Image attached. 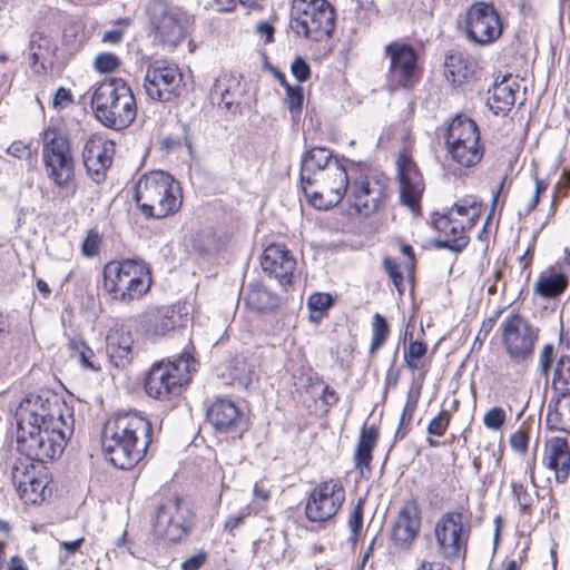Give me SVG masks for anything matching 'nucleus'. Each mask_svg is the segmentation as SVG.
<instances>
[{
	"mask_svg": "<svg viewBox=\"0 0 570 570\" xmlns=\"http://www.w3.org/2000/svg\"><path fill=\"white\" fill-rule=\"evenodd\" d=\"M119 58L110 52L99 53L95 59V68L100 72H112L119 67Z\"/></svg>",
	"mask_w": 570,
	"mask_h": 570,
	"instance_id": "3c124183",
	"label": "nucleus"
},
{
	"mask_svg": "<svg viewBox=\"0 0 570 570\" xmlns=\"http://www.w3.org/2000/svg\"><path fill=\"white\" fill-rule=\"evenodd\" d=\"M345 198L358 215L368 217L383 206L386 183L376 176L354 174Z\"/></svg>",
	"mask_w": 570,
	"mask_h": 570,
	"instance_id": "2eb2a0df",
	"label": "nucleus"
},
{
	"mask_svg": "<svg viewBox=\"0 0 570 570\" xmlns=\"http://www.w3.org/2000/svg\"><path fill=\"white\" fill-rule=\"evenodd\" d=\"M567 279L561 274L541 275L534 284V292L543 297H557L564 292Z\"/></svg>",
	"mask_w": 570,
	"mask_h": 570,
	"instance_id": "58836bf2",
	"label": "nucleus"
},
{
	"mask_svg": "<svg viewBox=\"0 0 570 570\" xmlns=\"http://www.w3.org/2000/svg\"><path fill=\"white\" fill-rule=\"evenodd\" d=\"M552 387L561 395H570V356L562 355L557 361L553 376Z\"/></svg>",
	"mask_w": 570,
	"mask_h": 570,
	"instance_id": "79ce46f5",
	"label": "nucleus"
},
{
	"mask_svg": "<svg viewBox=\"0 0 570 570\" xmlns=\"http://www.w3.org/2000/svg\"><path fill=\"white\" fill-rule=\"evenodd\" d=\"M470 533V520L462 512L450 511L442 514L434 525L438 554L445 560L464 558Z\"/></svg>",
	"mask_w": 570,
	"mask_h": 570,
	"instance_id": "9d476101",
	"label": "nucleus"
},
{
	"mask_svg": "<svg viewBox=\"0 0 570 570\" xmlns=\"http://www.w3.org/2000/svg\"><path fill=\"white\" fill-rule=\"evenodd\" d=\"M61 434L60 438L57 432H47L43 428H36L17 431V442L32 460L45 462L55 459L62 452L66 438V431L62 429Z\"/></svg>",
	"mask_w": 570,
	"mask_h": 570,
	"instance_id": "6ab92c4d",
	"label": "nucleus"
},
{
	"mask_svg": "<svg viewBox=\"0 0 570 570\" xmlns=\"http://www.w3.org/2000/svg\"><path fill=\"white\" fill-rule=\"evenodd\" d=\"M401 200L412 212L420 210V200L424 183L415 163L405 154L397 159Z\"/></svg>",
	"mask_w": 570,
	"mask_h": 570,
	"instance_id": "412c9836",
	"label": "nucleus"
},
{
	"mask_svg": "<svg viewBox=\"0 0 570 570\" xmlns=\"http://www.w3.org/2000/svg\"><path fill=\"white\" fill-rule=\"evenodd\" d=\"M465 35L479 45L494 42L502 35V22L492 3L474 2L465 12Z\"/></svg>",
	"mask_w": 570,
	"mask_h": 570,
	"instance_id": "a211bd4d",
	"label": "nucleus"
},
{
	"mask_svg": "<svg viewBox=\"0 0 570 570\" xmlns=\"http://www.w3.org/2000/svg\"><path fill=\"white\" fill-rule=\"evenodd\" d=\"M7 154H9L16 158L22 159V158H27L30 156V148L23 141L18 140V141H13L7 148Z\"/></svg>",
	"mask_w": 570,
	"mask_h": 570,
	"instance_id": "338daca9",
	"label": "nucleus"
},
{
	"mask_svg": "<svg viewBox=\"0 0 570 570\" xmlns=\"http://www.w3.org/2000/svg\"><path fill=\"white\" fill-rule=\"evenodd\" d=\"M63 407L65 405L55 396L50 400L41 395H29L17 409V431L43 428L47 432H57L61 438V425L65 424Z\"/></svg>",
	"mask_w": 570,
	"mask_h": 570,
	"instance_id": "0eeeda50",
	"label": "nucleus"
},
{
	"mask_svg": "<svg viewBox=\"0 0 570 570\" xmlns=\"http://www.w3.org/2000/svg\"><path fill=\"white\" fill-rule=\"evenodd\" d=\"M135 198L146 216L157 219L175 214L183 204L179 183L161 170L145 174L138 180Z\"/></svg>",
	"mask_w": 570,
	"mask_h": 570,
	"instance_id": "7ed1b4c3",
	"label": "nucleus"
},
{
	"mask_svg": "<svg viewBox=\"0 0 570 570\" xmlns=\"http://www.w3.org/2000/svg\"><path fill=\"white\" fill-rule=\"evenodd\" d=\"M292 28L297 35L320 41L331 36L335 12L326 0H294Z\"/></svg>",
	"mask_w": 570,
	"mask_h": 570,
	"instance_id": "423d86ee",
	"label": "nucleus"
},
{
	"mask_svg": "<svg viewBox=\"0 0 570 570\" xmlns=\"http://www.w3.org/2000/svg\"><path fill=\"white\" fill-rule=\"evenodd\" d=\"M548 429L570 434V395H561L551 400L547 411Z\"/></svg>",
	"mask_w": 570,
	"mask_h": 570,
	"instance_id": "7c9ffc66",
	"label": "nucleus"
},
{
	"mask_svg": "<svg viewBox=\"0 0 570 570\" xmlns=\"http://www.w3.org/2000/svg\"><path fill=\"white\" fill-rule=\"evenodd\" d=\"M190 18L181 8L165 1H155L150 7V26L160 45L176 48L186 37Z\"/></svg>",
	"mask_w": 570,
	"mask_h": 570,
	"instance_id": "9b49d317",
	"label": "nucleus"
},
{
	"mask_svg": "<svg viewBox=\"0 0 570 570\" xmlns=\"http://www.w3.org/2000/svg\"><path fill=\"white\" fill-rule=\"evenodd\" d=\"M194 363L195 361L189 354H183L175 362L165 360L155 362L145 380L147 394L157 400L168 399L180 386L181 365L186 372H189Z\"/></svg>",
	"mask_w": 570,
	"mask_h": 570,
	"instance_id": "4468645a",
	"label": "nucleus"
},
{
	"mask_svg": "<svg viewBox=\"0 0 570 570\" xmlns=\"http://www.w3.org/2000/svg\"><path fill=\"white\" fill-rule=\"evenodd\" d=\"M291 70L293 76L299 81H306L311 76V68L308 63L302 58L296 57L292 62Z\"/></svg>",
	"mask_w": 570,
	"mask_h": 570,
	"instance_id": "13d9d810",
	"label": "nucleus"
},
{
	"mask_svg": "<svg viewBox=\"0 0 570 570\" xmlns=\"http://www.w3.org/2000/svg\"><path fill=\"white\" fill-rule=\"evenodd\" d=\"M345 501V490L340 479L318 483L309 492L305 514L311 522H325L334 518Z\"/></svg>",
	"mask_w": 570,
	"mask_h": 570,
	"instance_id": "dca6fc26",
	"label": "nucleus"
},
{
	"mask_svg": "<svg viewBox=\"0 0 570 570\" xmlns=\"http://www.w3.org/2000/svg\"><path fill=\"white\" fill-rule=\"evenodd\" d=\"M554 361V346L546 344L539 354V373L542 376H548L552 363Z\"/></svg>",
	"mask_w": 570,
	"mask_h": 570,
	"instance_id": "864d4df0",
	"label": "nucleus"
},
{
	"mask_svg": "<svg viewBox=\"0 0 570 570\" xmlns=\"http://www.w3.org/2000/svg\"><path fill=\"white\" fill-rule=\"evenodd\" d=\"M208 422L218 432H226L237 426L242 421V415L235 403L227 399H217L207 409Z\"/></svg>",
	"mask_w": 570,
	"mask_h": 570,
	"instance_id": "c85d7f7f",
	"label": "nucleus"
},
{
	"mask_svg": "<svg viewBox=\"0 0 570 570\" xmlns=\"http://www.w3.org/2000/svg\"><path fill=\"white\" fill-rule=\"evenodd\" d=\"M333 304V298L327 293H314L307 299V306L312 312L318 313V317L327 311Z\"/></svg>",
	"mask_w": 570,
	"mask_h": 570,
	"instance_id": "09e8293b",
	"label": "nucleus"
},
{
	"mask_svg": "<svg viewBox=\"0 0 570 570\" xmlns=\"http://www.w3.org/2000/svg\"><path fill=\"white\" fill-rule=\"evenodd\" d=\"M417 570H451V569L441 562L423 560L420 563Z\"/></svg>",
	"mask_w": 570,
	"mask_h": 570,
	"instance_id": "774afa93",
	"label": "nucleus"
},
{
	"mask_svg": "<svg viewBox=\"0 0 570 570\" xmlns=\"http://www.w3.org/2000/svg\"><path fill=\"white\" fill-rule=\"evenodd\" d=\"M134 337L129 330L124 326H115L109 330L106 336V353L114 364L118 368L127 367L132 358Z\"/></svg>",
	"mask_w": 570,
	"mask_h": 570,
	"instance_id": "a878e982",
	"label": "nucleus"
},
{
	"mask_svg": "<svg viewBox=\"0 0 570 570\" xmlns=\"http://www.w3.org/2000/svg\"><path fill=\"white\" fill-rule=\"evenodd\" d=\"M151 433V423L140 413L115 414L102 429L101 443L107 460L118 469H132L146 455Z\"/></svg>",
	"mask_w": 570,
	"mask_h": 570,
	"instance_id": "f257e3e1",
	"label": "nucleus"
},
{
	"mask_svg": "<svg viewBox=\"0 0 570 570\" xmlns=\"http://www.w3.org/2000/svg\"><path fill=\"white\" fill-rule=\"evenodd\" d=\"M91 108L97 119L115 130L129 127L137 116L136 99L129 85L121 78L99 82L92 91Z\"/></svg>",
	"mask_w": 570,
	"mask_h": 570,
	"instance_id": "f03ea898",
	"label": "nucleus"
},
{
	"mask_svg": "<svg viewBox=\"0 0 570 570\" xmlns=\"http://www.w3.org/2000/svg\"><path fill=\"white\" fill-rule=\"evenodd\" d=\"M529 435L523 430H518L510 436V444L513 450L525 453L528 450Z\"/></svg>",
	"mask_w": 570,
	"mask_h": 570,
	"instance_id": "052dcab7",
	"label": "nucleus"
},
{
	"mask_svg": "<svg viewBox=\"0 0 570 570\" xmlns=\"http://www.w3.org/2000/svg\"><path fill=\"white\" fill-rule=\"evenodd\" d=\"M333 161H338V159L333 157L326 148L316 147L306 151L301 164L302 185L313 186L314 180L318 177V173L325 171V168Z\"/></svg>",
	"mask_w": 570,
	"mask_h": 570,
	"instance_id": "cd10ccee",
	"label": "nucleus"
},
{
	"mask_svg": "<svg viewBox=\"0 0 570 570\" xmlns=\"http://www.w3.org/2000/svg\"><path fill=\"white\" fill-rule=\"evenodd\" d=\"M45 482L35 476V480H29L18 494L24 502L36 504L45 500Z\"/></svg>",
	"mask_w": 570,
	"mask_h": 570,
	"instance_id": "a18cd8bd",
	"label": "nucleus"
},
{
	"mask_svg": "<svg viewBox=\"0 0 570 570\" xmlns=\"http://www.w3.org/2000/svg\"><path fill=\"white\" fill-rule=\"evenodd\" d=\"M56 46L53 42L45 36L38 35L32 36L30 40V60L32 67L39 71L40 69H46V63L50 62L55 53Z\"/></svg>",
	"mask_w": 570,
	"mask_h": 570,
	"instance_id": "e433bc0d",
	"label": "nucleus"
},
{
	"mask_svg": "<svg viewBox=\"0 0 570 570\" xmlns=\"http://www.w3.org/2000/svg\"><path fill=\"white\" fill-rule=\"evenodd\" d=\"M377 438L379 433L374 426H364L362 429L354 455L355 465L361 471L363 469H370L372 451L376 444Z\"/></svg>",
	"mask_w": 570,
	"mask_h": 570,
	"instance_id": "72a5a7b5",
	"label": "nucleus"
},
{
	"mask_svg": "<svg viewBox=\"0 0 570 570\" xmlns=\"http://www.w3.org/2000/svg\"><path fill=\"white\" fill-rule=\"evenodd\" d=\"M151 277L148 267L134 259L112 261L102 271V289L122 303L140 299L150 288Z\"/></svg>",
	"mask_w": 570,
	"mask_h": 570,
	"instance_id": "20e7f679",
	"label": "nucleus"
},
{
	"mask_svg": "<svg viewBox=\"0 0 570 570\" xmlns=\"http://www.w3.org/2000/svg\"><path fill=\"white\" fill-rule=\"evenodd\" d=\"M446 212H453L455 218L463 219L468 228L473 227L480 216V207L473 197L460 199Z\"/></svg>",
	"mask_w": 570,
	"mask_h": 570,
	"instance_id": "a19ab883",
	"label": "nucleus"
},
{
	"mask_svg": "<svg viewBox=\"0 0 570 570\" xmlns=\"http://www.w3.org/2000/svg\"><path fill=\"white\" fill-rule=\"evenodd\" d=\"M154 532L169 542H179L191 528V512L179 497L165 499L156 509Z\"/></svg>",
	"mask_w": 570,
	"mask_h": 570,
	"instance_id": "f8f14e48",
	"label": "nucleus"
},
{
	"mask_svg": "<svg viewBox=\"0 0 570 570\" xmlns=\"http://www.w3.org/2000/svg\"><path fill=\"white\" fill-rule=\"evenodd\" d=\"M355 173V168H351L348 170L340 160L333 161L325 168V171H320L317 179L314 180V184L318 185L317 189H313L312 186L304 185L303 190L315 208H332L338 205L342 199L346 197L350 184Z\"/></svg>",
	"mask_w": 570,
	"mask_h": 570,
	"instance_id": "6e6552de",
	"label": "nucleus"
},
{
	"mask_svg": "<svg viewBox=\"0 0 570 570\" xmlns=\"http://www.w3.org/2000/svg\"><path fill=\"white\" fill-rule=\"evenodd\" d=\"M248 515L249 512L246 510L229 515L225 521L224 529L229 533H233L237 528H239L244 523L245 518Z\"/></svg>",
	"mask_w": 570,
	"mask_h": 570,
	"instance_id": "0e129e2a",
	"label": "nucleus"
},
{
	"mask_svg": "<svg viewBox=\"0 0 570 570\" xmlns=\"http://www.w3.org/2000/svg\"><path fill=\"white\" fill-rule=\"evenodd\" d=\"M505 421V413L501 407L490 409L483 416V424L491 430H499Z\"/></svg>",
	"mask_w": 570,
	"mask_h": 570,
	"instance_id": "6e6d98bb",
	"label": "nucleus"
},
{
	"mask_svg": "<svg viewBox=\"0 0 570 570\" xmlns=\"http://www.w3.org/2000/svg\"><path fill=\"white\" fill-rule=\"evenodd\" d=\"M383 265L397 291L402 293L401 286L403 284V275L399 271V266L396 265V263L393 259L386 257L383 261Z\"/></svg>",
	"mask_w": 570,
	"mask_h": 570,
	"instance_id": "bf43d9fd",
	"label": "nucleus"
},
{
	"mask_svg": "<svg viewBox=\"0 0 570 570\" xmlns=\"http://www.w3.org/2000/svg\"><path fill=\"white\" fill-rule=\"evenodd\" d=\"M207 559V553L205 551H200L189 558H187L181 563V570H199L200 567L205 563Z\"/></svg>",
	"mask_w": 570,
	"mask_h": 570,
	"instance_id": "e2e57ef3",
	"label": "nucleus"
},
{
	"mask_svg": "<svg viewBox=\"0 0 570 570\" xmlns=\"http://www.w3.org/2000/svg\"><path fill=\"white\" fill-rule=\"evenodd\" d=\"M420 518L414 503L405 504L397 517L392 532L393 541L402 548H409L417 537Z\"/></svg>",
	"mask_w": 570,
	"mask_h": 570,
	"instance_id": "bb28decb",
	"label": "nucleus"
},
{
	"mask_svg": "<svg viewBox=\"0 0 570 570\" xmlns=\"http://www.w3.org/2000/svg\"><path fill=\"white\" fill-rule=\"evenodd\" d=\"M372 342L370 346V353L374 354L386 341L390 333V327L386 320L379 313L373 316L372 323Z\"/></svg>",
	"mask_w": 570,
	"mask_h": 570,
	"instance_id": "c03bdc74",
	"label": "nucleus"
},
{
	"mask_svg": "<svg viewBox=\"0 0 570 570\" xmlns=\"http://www.w3.org/2000/svg\"><path fill=\"white\" fill-rule=\"evenodd\" d=\"M239 90V82L233 77L218 78L212 89L213 98H219L218 105H223L225 109H230L236 105V91Z\"/></svg>",
	"mask_w": 570,
	"mask_h": 570,
	"instance_id": "4c0bfd02",
	"label": "nucleus"
},
{
	"mask_svg": "<svg viewBox=\"0 0 570 570\" xmlns=\"http://www.w3.org/2000/svg\"><path fill=\"white\" fill-rule=\"evenodd\" d=\"M473 75L472 63L461 52H452L445 56L444 76L453 86H462Z\"/></svg>",
	"mask_w": 570,
	"mask_h": 570,
	"instance_id": "473e14b6",
	"label": "nucleus"
},
{
	"mask_svg": "<svg viewBox=\"0 0 570 570\" xmlns=\"http://www.w3.org/2000/svg\"><path fill=\"white\" fill-rule=\"evenodd\" d=\"M71 356L76 358L83 367L98 371L100 367L96 366L91 358L94 357V351L87 345V343L78 337L69 340L68 343Z\"/></svg>",
	"mask_w": 570,
	"mask_h": 570,
	"instance_id": "37998d69",
	"label": "nucleus"
},
{
	"mask_svg": "<svg viewBox=\"0 0 570 570\" xmlns=\"http://www.w3.org/2000/svg\"><path fill=\"white\" fill-rule=\"evenodd\" d=\"M415 406H416V400H414L412 402L407 401L405 403L402 414H401V417H400L399 429L395 432V439H403L405 436L406 431H402V428L410 424V422L413 417L414 411H415Z\"/></svg>",
	"mask_w": 570,
	"mask_h": 570,
	"instance_id": "4d7b16f0",
	"label": "nucleus"
},
{
	"mask_svg": "<svg viewBox=\"0 0 570 570\" xmlns=\"http://www.w3.org/2000/svg\"><path fill=\"white\" fill-rule=\"evenodd\" d=\"M33 461L27 453L19 456L11 468V480L17 492L27 484L29 480H35Z\"/></svg>",
	"mask_w": 570,
	"mask_h": 570,
	"instance_id": "ea45409f",
	"label": "nucleus"
},
{
	"mask_svg": "<svg viewBox=\"0 0 570 570\" xmlns=\"http://www.w3.org/2000/svg\"><path fill=\"white\" fill-rule=\"evenodd\" d=\"M261 266L265 273L285 286L292 283L296 259L284 245L272 244L264 249Z\"/></svg>",
	"mask_w": 570,
	"mask_h": 570,
	"instance_id": "5701e85b",
	"label": "nucleus"
},
{
	"mask_svg": "<svg viewBox=\"0 0 570 570\" xmlns=\"http://www.w3.org/2000/svg\"><path fill=\"white\" fill-rule=\"evenodd\" d=\"M115 155V144L111 140L100 136H91L85 144L82 150V161L87 173L96 181L105 177L106 170L112 163Z\"/></svg>",
	"mask_w": 570,
	"mask_h": 570,
	"instance_id": "4be33fe9",
	"label": "nucleus"
},
{
	"mask_svg": "<svg viewBox=\"0 0 570 570\" xmlns=\"http://www.w3.org/2000/svg\"><path fill=\"white\" fill-rule=\"evenodd\" d=\"M450 424V414L446 411H441L434 416L428 425V434L442 436Z\"/></svg>",
	"mask_w": 570,
	"mask_h": 570,
	"instance_id": "603ef678",
	"label": "nucleus"
},
{
	"mask_svg": "<svg viewBox=\"0 0 570 570\" xmlns=\"http://www.w3.org/2000/svg\"><path fill=\"white\" fill-rule=\"evenodd\" d=\"M100 235L97 230H89L81 245V252L87 257L96 256L99 253Z\"/></svg>",
	"mask_w": 570,
	"mask_h": 570,
	"instance_id": "5fc2aeb1",
	"label": "nucleus"
},
{
	"mask_svg": "<svg viewBox=\"0 0 570 570\" xmlns=\"http://www.w3.org/2000/svg\"><path fill=\"white\" fill-rule=\"evenodd\" d=\"M271 499L269 490L264 487L263 483L257 482L253 489V500L254 503L259 507H264Z\"/></svg>",
	"mask_w": 570,
	"mask_h": 570,
	"instance_id": "69168bd1",
	"label": "nucleus"
},
{
	"mask_svg": "<svg viewBox=\"0 0 570 570\" xmlns=\"http://www.w3.org/2000/svg\"><path fill=\"white\" fill-rule=\"evenodd\" d=\"M146 320L145 335L150 340H157L171 331L185 327L189 321V312L185 304L178 303L148 313Z\"/></svg>",
	"mask_w": 570,
	"mask_h": 570,
	"instance_id": "aec40b11",
	"label": "nucleus"
},
{
	"mask_svg": "<svg viewBox=\"0 0 570 570\" xmlns=\"http://www.w3.org/2000/svg\"><path fill=\"white\" fill-rule=\"evenodd\" d=\"M245 304L257 312L277 306L278 298L259 284H250L244 293Z\"/></svg>",
	"mask_w": 570,
	"mask_h": 570,
	"instance_id": "c9c22d12",
	"label": "nucleus"
},
{
	"mask_svg": "<svg viewBox=\"0 0 570 570\" xmlns=\"http://www.w3.org/2000/svg\"><path fill=\"white\" fill-rule=\"evenodd\" d=\"M363 500H360L348 517V528L352 533V541H356L363 525Z\"/></svg>",
	"mask_w": 570,
	"mask_h": 570,
	"instance_id": "8fccbe9b",
	"label": "nucleus"
},
{
	"mask_svg": "<svg viewBox=\"0 0 570 570\" xmlns=\"http://www.w3.org/2000/svg\"><path fill=\"white\" fill-rule=\"evenodd\" d=\"M384 55L390 60L386 72L389 89L394 91L414 87L421 76L415 50L406 43L391 42L385 47Z\"/></svg>",
	"mask_w": 570,
	"mask_h": 570,
	"instance_id": "ddd939ff",
	"label": "nucleus"
},
{
	"mask_svg": "<svg viewBox=\"0 0 570 570\" xmlns=\"http://www.w3.org/2000/svg\"><path fill=\"white\" fill-rule=\"evenodd\" d=\"M183 75L179 68L165 60H156L147 67L144 88L147 97L155 101L167 102L179 95Z\"/></svg>",
	"mask_w": 570,
	"mask_h": 570,
	"instance_id": "f3484780",
	"label": "nucleus"
},
{
	"mask_svg": "<svg viewBox=\"0 0 570 570\" xmlns=\"http://www.w3.org/2000/svg\"><path fill=\"white\" fill-rule=\"evenodd\" d=\"M433 224L435 229L444 235V238L434 240L438 248L461 252L466 247L469 237L465 235V228L468 225L463 219L455 218L453 212L435 214Z\"/></svg>",
	"mask_w": 570,
	"mask_h": 570,
	"instance_id": "b1692460",
	"label": "nucleus"
},
{
	"mask_svg": "<svg viewBox=\"0 0 570 570\" xmlns=\"http://www.w3.org/2000/svg\"><path fill=\"white\" fill-rule=\"evenodd\" d=\"M543 465L554 472L557 483H564L570 474V445L566 438L553 436L544 442Z\"/></svg>",
	"mask_w": 570,
	"mask_h": 570,
	"instance_id": "393cba45",
	"label": "nucleus"
},
{
	"mask_svg": "<svg viewBox=\"0 0 570 570\" xmlns=\"http://www.w3.org/2000/svg\"><path fill=\"white\" fill-rule=\"evenodd\" d=\"M303 100V88L301 86L286 83V96L284 98V102L288 108L293 120H296L302 114Z\"/></svg>",
	"mask_w": 570,
	"mask_h": 570,
	"instance_id": "49530a36",
	"label": "nucleus"
},
{
	"mask_svg": "<svg viewBox=\"0 0 570 570\" xmlns=\"http://www.w3.org/2000/svg\"><path fill=\"white\" fill-rule=\"evenodd\" d=\"M474 139H480V132L474 120L459 115L450 122L445 136L446 146L460 142L472 144Z\"/></svg>",
	"mask_w": 570,
	"mask_h": 570,
	"instance_id": "2f4dec72",
	"label": "nucleus"
},
{
	"mask_svg": "<svg viewBox=\"0 0 570 570\" xmlns=\"http://www.w3.org/2000/svg\"><path fill=\"white\" fill-rule=\"evenodd\" d=\"M446 147L452 159L464 167H472L476 165L483 156V148L481 147L480 139L472 140V144L460 142L458 145Z\"/></svg>",
	"mask_w": 570,
	"mask_h": 570,
	"instance_id": "f704fd0d",
	"label": "nucleus"
},
{
	"mask_svg": "<svg viewBox=\"0 0 570 570\" xmlns=\"http://www.w3.org/2000/svg\"><path fill=\"white\" fill-rule=\"evenodd\" d=\"M426 344L420 341H411L404 350V358H422L426 354Z\"/></svg>",
	"mask_w": 570,
	"mask_h": 570,
	"instance_id": "680f3d73",
	"label": "nucleus"
},
{
	"mask_svg": "<svg viewBox=\"0 0 570 570\" xmlns=\"http://www.w3.org/2000/svg\"><path fill=\"white\" fill-rule=\"evenodd\" d=\"M499 332L502 347L513 364L525 365L533 358L540 331L529 320L518 313L508 315Z\"/></svg>",
	"mask_w": 570,
	"mask_h": 570,
	"instance_id": "39448f33",
	"label": "nucleus"
},
{
	"mask_svg": "<svg viewBox=\"0 0 570 570\" xmlns=\"http://www.w3.org/2000/svg\"><path fill=\"white\" fill-rule=\"evenodd\" d=\"M519 85L515 81L504 79L489 90L487 105L495 115L504 114L514 105Z\"/></svg>",
	"mask_w": 570,
	"mask_h": 570,
	"instance_id": "c756f323",
	"label": "nucleus"
},
{
	"mask_svg": "<svg viewBox=\"0 0 570 570\" xmlns=\"http://www.w3.org/2000/svg\"><path fill=\"white\" fill-rule=\"evenodd\" d=\"M42 159L47 176L59 187L67 186L75 177V161L69 139L58 129L43 131Z\"/></svg>",
	"mask_w": 570,
	"mask_h": 570,
	"instance_id": "1a4fd4ad",
	"label": "nucleus"
},
{
	"mask_svg": "<svg viewBox=\"0 0 570 570\" xmlns=\"http://www.w3.org/2000/svg\"><path fill=\"white\" fill-rule=\"evenodd\" d=\"M512 492L522 514H530L531 507L538 498V493H530L520 482H512Z\"/></svg>",
	"mask_w": 570,
	"mask_h": 570,
	"instance_id": "de8ad7c7",
	"label": "nucleus"
}]
</instances>
